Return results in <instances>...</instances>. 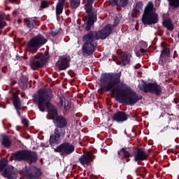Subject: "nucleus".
Segmentation results:
<instances>
[{
	"mask_svg": "<svg viewBox=\"0 0 179 179\" xmlns=\"http://www.w3.org/2000/svg\"><path fill=\"white\" fill-rule=\"evenodd\" d=\"M13 159L20 162V160H28L31 163L37 162V155L36 152L30 151H20L12 156Z\"/></svg>",
	"mask_w": 179,
	"mask_h": 179,
	"instance_id": "0eeeda50",
	"label": "nucleus"
},
{
	"mask_svg": "<svg viewBox=\"0 0 179 179\" xmlns=\"http://www.w3.org/2000/svg\"><path fill=\"white\" fill-rule=\"evenodd\" d=\"M5 19V15L1 14L0 15V29H3L5 27V21H3Z\"/></svg>",
	"mask_w": 179,
	"mask_h": 179,
	"instance_id": "bb28decb",
	"label": "nucleus"
},
{
	"mask_svg": "<svg viewBox=\"0 0 179 179\" xmlns=\"http://www.w3.org/2000/svg\"><path fill=\"white\" fill-rule=\"evenodd\" d=\"M142 8H143V3L141 1L137 2L134 8L133 9L132 16H136V13H138V12H140Z\"/></svg>",
	"mask_w": 179,
	"mask_h": 179,
	"instance_id": "412c9836",
	"label": "nucleus"
},
{
	"mask_svg": "<svg viewBox=\"0 0 179 179\" xmlns=\"http://www.w3.org/2000/svg\"><path fill=\"white\" fill-rule=\"evenodd\" d=\"M92 3L93 0H87V4L85 5V10L88 15L87 30H90V27L93 26L94 22H96V17L90 15L92 13V9H93V7H92Z\"/></svg>",
	"mask_w": 179,
	"mask_h": 179,
	"instance_id": "f8f14e48",
	"label": "nucleus"
},
{
	"mask_svg": "<svg viewBox=\"0 0 179 179\" xmlns=\"http://www.w3.org/2000/svg\"><path fill=\"white\" fill-rule=\"evenodd\" d=\"M134 157L135 162H142L148 157V154L143 148H138L134 151Z\"/></svg>",
	"mask_w": 179,
	"mask_h": 179,
	"instance_id": "ddd939ff",
	"label": "nucleus"
},
{
	"mask_svg": "<svg viewBox=\"0 0 179 179\" xmlns=\"http://www.w3.org/2000/svg\"><path fill=\"white\" fill-rule=\"evenodd\" d=\"M127 3H128V0H120L119 1H117L116 5H120V6H126Z\"/></svg>",
	"mask_w": 179,
	"mask_h": 179,
	"instance_id": "c756f323",
	"label": "nucleus"
},
{
	"mask_svg": "<svg viewBox=\"0 0 179 179\" xmlns=\"http://www.w3.org/2000/svg\"><path fill=\"white\" fill-rule=\"evenodd\" d=\"M47 61V57L43 53H39L36 56L31 57L30 59V66L32 69L36 70L41 68Z\"/></svg>",
	"mask_w": 179,
	"mask_h": 179,
	"instance_id": "9d476101",
	"label": "nucleus"
},
{
	"mask_svg": "<svg viewBox=\"0 0 179 179\" xmlns=\"http://www.w3.org/2000/svg\"><path fill=\"white\" fill-rule=\"evenodd\" d=\"M129 61H131V54L129 53H123V55L121 57V61H119L117 64L119 65H124L125 66L126 65H129Z\"/></svg>",
	"mask_w": 179,
	"mask_h": 179,
	"instance_id": "f3484780",
	"label": "nucleus"
},
{
	"mask_svg": "<svg viewBox=\"0 0 179 179\" xmlns=\"http://www.w3.org/2000/svg\"><path fill=\"white\" fill-rule=\"evenodd\" d=\"M159 17L156 13V8L153 7V3L148 2L142 16V22L143 24H156Z\"/></svg>",
	"mask_w": 179,
	"mask_h": 179,
	"instance_id": "39448f33",
	"label": "nucleus"
},
{
	"mask_svg": "<svg viewBox=\"0 0 179 179\" xmlns=\"http://www.w3.org/2000/svg\"><path fill=\"white\" fill-rule=\"evenodd\" d=\"M75 150V146L69 143H64L59 145L57 148H55V152H57L61 155L65 156L71 155Z\"/></svg>",
	"mask_w": 179,
	"mask_h": 179,
	"instance_id": "9b49d317",
	"label": "nucleus"
},
{
	"mask_svg": "<svg viewBox=\"0 0 179 179\" xmlns=\"http://www.w3.org/2000/svg\"><path fill=\"white\" fill-rule=\"evenodd\" d=\"M41 176V171L40 170H37V173H36L34 178H37V177H40Z\"/></svg>",
	"mask_w": 179,
	"mask_h": 179,
	"instance_id": "f704fd0d",
	"label": "nucleus"
},
{
	"mask_svg": "<svg viewBox=\"0 0 179 179\" xmlns=\"http://www.w3.org/2000/svg\"><path fill=\"white\" fill-rule=\"evenodd\" d=\"M29 178H33V177L29 176Z\"/></svg>",
	"mask_w": 179,
	"mask_h": 179,
	"instance_id": "ea45409f",
	"label": "nucleus"
},
{
	"mask_svg": "<svg viewBox=\"0 0 179 179\" xmlns=\"http://www.w3.org/2000/svg\"><path fill=\"white\" fill-rule=\"evenodd\" d=\"M64 5H65V0H59L56 7V15H61L62 13Z\"/></svg>",
	"mask_w": 179,
	"mask_h": 179,
	"instance_id": "6ab92c4d",
	"label": "nucleus"
},
{
	"mask_svg": "<svg viewBox=\"0 0 179 179\" xmlns=\"http://www.w3.org/2000/svg\"><path fill=\"white\" fill-rule=\"evenodd\" d=\"M1 143L4 148H9L12 143L10 142V140H9L8 136H3Z\"/></svg>",
	"mask_w": 179,
	"mask_h": 179,
	"instance_id": "4be33fe9",
	"label": "nucleus"
},
{
	"mask_svg": "<svg viewBox=\"0 0 179 179\" xmlns=\"http://www.w3.org/2000/svg\"><path fill=\"white\" fill-rule=\"evenodd\" d=\"M16 129H17V131H19V129H20V127H17Z\"/></svg>",
	"mask_w": 179,
	"mask_h": 179,
	"instance_id": "58836bf2",
	"label": "nucleus"
},
{
	"mask_svg": "<svg viewBox=\"0 0 179 179\" xmlns=\"http://www.w3.org/2000/svg\"><path fill=\"white\" fill-rule=\"evenodd\" d=\"M60 108L64 109L66 111L69 108H71V104H69V101L66 100L64 97L60 99V102L58 104Z\"/></svg>",
	"mask_w": 179,
	"mask_h": 179,
	"instance_id": "a211bd4d",
	"label": "nucleus"
},
{
	"mask_svg": "<svg viewBox=\"0 0 179 179\" xmlns=\"http://www.w3.org/2000/svg\"><path fill=\"white\" fill-rule=\"evenodd\" d=\"M169 3L171 6H173L174 8H178L179 0H170Z\"/></svg>",
	"mask_w": 179,
	"mask_h": 179,
	"instance_id": "cd10ccee",
	"label": "nucleus"
},
{
	"mask_svg": "<svg viewBox=\"0 0 179 179\" xmlns=\"http://www.w3.org/2000/svg\"><path fill=\"white\" fill-rule=\"evenodd\" d=\"M48 7V3L47 1H42L41 2V8H47Z\"/></svg>",
	"mask_w": 179,
	"mask_h": 179,
	"instance_id": "473e14b6",
	"label": "nucleus"
},
{
	"mask_svg": "<svg viewBox=\"0 0 179 179\" xmlns=\"http://www.w3.org/2000/svg\"><path fill=\"white\" fill-rule=\"evenodd\" d=\"M121 153H123L124 156L125 157H129V153L128 152V151H127V150H125V148H122L121 150H120Z\"/></svg>",
	"mask_w": 179,
	"mask_h": 179,
	"instance_id": "7c9ffc66",
	"label": "nucleus"
},
{
	"mask_svg": "<svg viewBox=\"0 0 179 179\" xmlns=\"http://www.w3.org/2000/svg\"><path fill=\"white\" fill-rule=\"evenodd\" d=\"M8 165V159L0 161V174L8 179H16L17 170L13 166H6Z\"/></svg>",
	"mask_w": 179,
	"mask_h": 179,
	"instance_id": "423d86ee",
	"label": "nucleus"
},
{
	"mask_svg": "<svg viewBox=\"0 0 179 179\" xmlns=\"http://www.w3.org/2000/svg\"><path fill=\"white\" fill-rule=\"evenodd\" d=\"M34 100L38 104L40 111H45L50 106L51 91L45 90H39L37 94H35Z\"/></svg>",
	"mask_w": 179,
	"mask_h": 179,
	"instance_id": "20e7f679",
	"label": "nucleus"
},
{
	"mask_svg": "<svg viewBox=\"0 0 179 179\" xmlns=\"http://www.w3.org/2000/svg\"><path fill=\"white\" fill-rule=\"evenodd\" d=\"M169 55H170V52L169 50V48H164L162 50V52L161 54L160 61H162V62H164L165 61H167V59H169Z\"/></svg>",
	"mask_w": 179,
	"mask_h": 179,
	"instance_id": "aec40b11",
	"label": "nucleus"
},
{
	"mask_svg": "<svg viewBox=\"0 0 179 179\" xmlns=\"http://www.w3.org/2000/svg\"><path fill=\"white\" fill-rule=\"evenodd\" d=\"M110 5H117V0H108Z\"/></svg>",
	"mask_w": 179,
	"mask_h": 179,
	"instance_id": "72a5a7b5",
	"label": "nucleus"
},
{
	"mask_svg": "<svg viewBox=\"0 0 179 179\" xmlns=\"http://www.w3.org/2000/svg\"><path fill=\"white\" fill-rule=\"evenodd\" d=\"M140 51H141V52L142 53V54H145V52H146V50H145V49H143V48H141V50H140Z\"/></svg>",
	"mask_w": 179,
	"mask_h": 179,
	"instance_id": "c9c22d12",
	"label": "nucleus"
},
{
	"mask_svg": "<svg viewBox=\"0 0 179 179\" xmlns=\"http://www.w3.org/2000/svg\"><path fill=\"white\" fill-rule=\"evenodd\" d=\"M51 34H52V36H55V35L57 34V33H55V32H52Z\"/></svg>",
	"mask_w": 179,
	"mask_h": 179,
	"instance_id": "4c0bfd02",
	"label": "nucleus"
},
{
	"mask_svg": "<svg viewBox=\"0 0 179 179\" xmlns=\"http://www.w3.org/2000/svg\"><path fill=\"white\" fill-rule=\"evenodd\" d=\"M113 27L114 26L108 24L102 31L99 32L91 31L89 34H85L83 37L84 45L83 47V52L87 55H91V54H93L97 45L94 41L99 40V38H101V40L107 38V37L111 34Z\"/></svg>",
	"mask_w": 179,
	"mask_h": 179,
	"instance_id": "f03ea898",
	"label": "nucleus"
},
{
	"mask_svg": "<svg viewBox=\"0 0 179 179\" xmlns=\"http://www.w3.org/2000/svg\"><path fill=\"white\" fill-rule=\"evenodd\" d=\"M27 27H29V29H33L34 27V24H36V21H34V19L31 18L26 21Z\"/></svg>",
	"mask_w": 179,
	"mask_h": 179,
	"instance_id": "a878e982",
	"label": "nucleus"
},
{
	"mask_svg": "<svg viewBox=\"0 0 179 179\" xmlns=\"http://www.w3.org/2000/svg\"><path fill=\"white\" fill-rule=\"evenodd\" d=\"M141 66L140 64H137L134 66L135 69H138V68H139Z\"/></svg>",
	"mask_w": 179,
	"mask_h": 179,
	"instance_id": "e433bc0d",
	"label": "nucleus"
},
{
	"mask_svg": "<svg viewBox=\"0 0 179 179\" xmlns=\"http://www.w3.org/2000/svg\"><path fill=\"white\" fill-rule=\"evenodd\" d=\"M163 24L164 27H167L169 30H173L174 29V26L173 25V22L170 20H164L163 22Z\"/></svg>",
	"mask_w": 179,
	"mask_h": 179,
	"instance_id": "5701e85b",
	"label": "nucleus"
},
{
	"mask_svg": "<svg viewBox=\"0 0 179 179\" xmlns=\"http://www.w3.org/2000/svg\"><path fill=\"white\" fill-rule=\"evenodd\" d=\"M71 6L73 9L78 8L79 6V1L78 0H71Z\"/></svg>",
	"mask_w": 179,
	"mask_h": 179,
	"instance_id": "c85d7f7f",
	"label": "nucleus"
},
{
	"mask_svg": "<svg viewBox=\"0 0 179 179\" xmlns=\"http://www.w3.org/2000/svg\"><path fill=\"white\" fill-rule=\"evenodd\" d=\"M46 43L47 39H45L43 35L38 34L28 42V50H29V51H37L40 47H42V45H44Z\"/></svg>",
	"mask_w": 179,
	"mask_h": 179,
	"instance_id": "6e6552de",
	"label": "nucleus"
},
{
	"mask_svg": "<svg viewBox=\"0 0 179 179\" xmlns=\"http://www.w3.org/2000/svg\"><path fill=\"white\" fill-rule=\"evenodd\" d=\"M49 114L50 115H52V119L55 120V118H58V117H57V115L58 114V112L57 111V109L55 108H51L49 110Z\"/></svg>",
	"mask_w": 179,
	"mask_h": 179,
	"instance_id": "393cba45",
	"label": "nucleus"
},
{
	"mask_svg": "<svg viewBox=\"0 0 179 179\" xmlns=\"http://www.w3.org/2000/svg\"><path fill=\"white\" fill-rule=\"evenodd\" d=\"M114 121L117 122H124V121H127L128 120V115L124 112H117L113 117Z\"/></svg>",
	"mask_w": 179,
	"mask_h": 179,
	"instance_id": "dca6fc26",
	"label": "nucleus"
},
{
	"mask_svg": "<svg viewBox=\"0 0 179 179\" xmlns=\"http://www.w3.org/2000/svg\"><path fill=\"white\" fill-rule=\"evenodd\" d=\"M13 105L15 108L17 110H20V107H22V104L20 103V99L17 98V96H15L13 100Z\"/></svg>",
	"mask_w": 179,
	"mask_h": 179,
	"instance_id": "b1692460",
	"label": "nucleus"
},
{
	"mask_svg": "<svg viewBox=\"0 0 179 179\" xmlns=\"http://www.w3.org/2000/svg\"><path fill=\"white\" fill-rule=\"evenodd\" d=\"M121 77V73L116 74L114 78H113L110 82L104 86V89L109 92L111 90L113 94H115L116 97L121 100L122 103H125L129 106H132L138 103L139 100L142 99V96L136 94L135 92L132 90L130 87L126 88H115L114 86L120 83V78Z\"/></svg>",
	"mask_w": 179,
	"mask_h": 179,
	"instance_id": "f257e3e1",
	"label": "nucleus"
},
{
	"mask_svg": "<svg viewBox=\"0 0 179 179\" xmlns=\"http://www.w3.org/2000/svg\"><path fill=\"white\" fill-rule=\"evenodd\" d=\"M94 159V157L93 156V154H92V152H88L86 154L83 155L80 159V163L83 164V166H85L86 164H89L90 162H93V159Z\"/></svg>",
	"mask_w": 179,
	"mask_h": 179,
	"instance_id": "2eb2a0df",
	"label": "nucleus"
},
{
	"mask_svg": "<svg viewBox=\"0 0 179 179\" xmlns=\"http://www.w3.org/2000/svg\"><path fill=\"white\" fill-rule=\"evenodd\" d=\"M54 121L58 127L55 129V134L50 136V143L51 146L58 145L61 142V139L65 135V129L62 128L66 125V120L64 117H57L56 120Z\"/></svg>",
	"mask_w": 179,
	"mask_h": 179,
	"instance_id": "7ed1b4c3",
	"label": "nucleus"
},
{
	"mask_svg": "<svg viewBox=\"0 0 179 179\" xmlns=\"http://www.w3.org/2000/svg\"><path fill=\"white\" fill-rule=\"evenodd\" d=\"M69 62H71V57L69 56H63L60 57L57 62V66L59 69L63 70L66 69L69 66Z\"/></svg>",
	"mask_w": 179,
	"mask_h": 179,
	"instance_id": "4468645a",
	"label": "nucleus"
},
{
	"mask_svg": "<svg viewBox=\"0 0 179 179\" xmlns=\"http://www.w3.org/2000/svg\"><path fill=\"white\" fill-rule=\"evenodd\" d=\"M138 87L140 90H143V92H150V93H155L157 96L162 93V87L155 83L146 84L145 81H141L138 84Z\"/></svg>",
	"mask_w": 179,
	"mask_h": 179,
	"instance_id": "1a4fd4ad",
	"label": "nucleus"
},
{
	"mask_svg": "<svg viewBox=\"0 0 179 179\" xmlns=\"http://www.w3.org/2000/svg\"><path fill=\"white\" fill-rule=\"evenodd\" d=\"M22 123L23 124L24 127H29V122H27V120L22 119Z\"/></svg>",
	"mask_w": 179,
	"mask_h": 179,
	"instance_id": "2f4dec72",
	"label": "nucleus"
}]
</instances>
